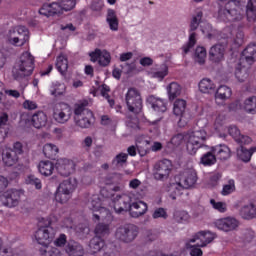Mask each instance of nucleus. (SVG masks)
Wrapping results in <instances>:
<instances>
[{
  "label": "nucleus",
  "instance_id": "obj_34",
  "mask_svg": "<svg viewBox=\"0 0 256 256\" xmlns=\"http://www.w3.org/2000/svg\"><path fill=\"white\" fill-rule=\"evenodd\" d=\"M246 19L248 23L256 22V0H248L246 5Z\"/></svg>",
  "mask_w": 256,
  "mask_h": 256
},
{
  "label": "nucleus",
  "instance_id": "obj_47",
  "mask_svg": "<svg viewBox=\"0 0 256 256\" xmlns=\"http://www.w3.org/2000/svg\"><path fill=\"white\" fill-rule=\"evenodd\" d=\"M104 256H121V248L111 243L106 246Z\"/></svg>",
  "mask_w": 256,
  "mask_h": 256
},
{
  "label": "nucleus",
  "instance_id": "obj_12",
  "mask_svg": "<svg viewBox=\"0 0 256 256\" xmlns=\"http://www.w3.org/2000/svg\"><path fill=\"white\" fill-rule=\"evenodd\" d=\"M112 202L116 213L127 212L131 209V197L128 195H116L112 198Z\"/></svg>",
  "mask_w": 256,
  "mask_h": 256
},
{
  "label": "nucleus",
  "instance_id": "obj_7",
  "mask_svg": "<svg viewBox=\"0 0 256 256\" xmlns=\"http://www.w3.org/2000/svg\"><path fill=\"white\" fill-rule=\"evenodd\" d=\"M75 183L73 180L67 179L59 184L55 193V200L58 203H67L71 199V194L75 191Z\"/></svg>",
  "mask_w": 256,
  "mask_h": 256
},
{
  "label": "nucleus",
  "instance_id": "obj_35",
  "mask_svg": "<svg viewBox=\"0 0 256 256\" xmlns=\"http://www.w3.org/2000/svg\"><path fill=\"white\" fill-rule=\"evenodd\" d=\"M106 21L111 31L119 30V19H117V13L113 9H108Z\"/></svg>",
  "mask_w": 256,
  "mask_h": 256
},
{
  "label": "nucleus",
  "instance_id": "obj_64",
  "mask_svg": "<svg viewBox=\"0 0 256 256\" xmlns=\"http://www.w3.org/2000/svg\"><path fill=\"white\" fill-rule=\"evenodd\" d=\"M65 84H58V87L51 92V95H55V97H60V95H65Z\"/></svg>",
  "mask_w": 256,
  "mask_h": 256
},
{
  "label": "nucleus",
  "instance_id": "obj_24",
  "mask_svg": "<svg viewBox=\"0 0 256 256\" xmlns=\"http://www.w3.org/2000/svg\"><path fill=\"white\" fill-rule=\"evenodd\" d=\"M65 251L69 256H83L85 255V249L79 242L70 241L66 245Z\"/></svg>",
  "mask_w": 256,
  "mask_h": 256
},
{
  "label": "nucleus",
  "instance_id": "obj_17",
  "mask_svg": "<svg viewBox=\"0 0 256 256\" xmlns=\"http://www.w3.org/2000/svg\"><path fill=\"white\" fill-rule=\"evenodd\" d=\"M195 183H197V172L193 169L184 171L180 178L179 185H181L183 189H191Z\"/></svg>",
  "mask_w": 256,
  "mask_h": 256
},
{
  "label": "nucleus",
  "instance_id": "obj_31",
  "mask_svg": "<svg viewBox=\"0 0 256 256\" xmlns=\"http://www.w3.org/2000/svg\"><path fill=\"white\" fill-rule=\"evenodd\" d=\"M253 153H256V146L251 147L250 149L241 146L239 149H237V157L244 163H249V161H251Z\"/></svg>",
  "mask_w": 256,
  "mask_h": 256
},
{
  "label": "nucleus",
  "instance_id": "obj_62",
  "mask_svg": "<svg viewBox=\"0 0 256 256\" xmlns=\"http://www.w3.org/2000/svg\"><path fill=\"white\" fill-rule=\"evenodd\" d=\"M221 177H223V174H221L219 172L213 174L210 177V185H211V187H217V185H219V181H221Z\"/></svg>",
  "mask_w": 256,
  "mask_h": 256
},
{
  "label": "nucleus",
  "instance_id": "obj_48",
  "mask_svg": "<svg viewBox=\"0 0 256 256\" xmlns=\"http://www.w3.org/2000/svg\"><path fill=\"white\" fill-rule=\"evenodd\" d=\"M183 186L178 183L176 184H172L169 188V195L170 198L173 199V201H175V199H177V197L181 196V191H182Z\"/></svg>",
  "mask_w": 256,
  "mask_h": 256
},
{
  "label": "nucleus",
  "instance_id": "obj_29",
  "mask_svg": "<svg viewBox=\"0 0 256 256\" xmlns=\"http://www.w3.org/2000/svg\"><path fill=\"white\" fill-rule=\"evenodd\" d=\"M147 203L143 201L134 202L131 204V208L128 210L130 211V215L132 217H141V215H145L147 213Z\"/></svg>",
  "mask_w": 256,
  "mask_h": 256
},
{
  "label": "nucleus",
  "instance_id": "obj_59",
  "mask_svg": "<svg viewBox=\"0 0 256 256\" xmlns=\"http://www.w3.org/2000/svg\"><path fill=\"white\" fill-rule=\"evenodd\" d=\"M24 109H27V111H35L39 106L37 105V102L32 100H25L23 102Z\"/></svg>",
  "mask_w": 256,
  "mask_h": 256
},
{
  "label": "nucleus",
  "instance_id": "obj_44",
  "mask_svg": "<svg viewBox=\"0 0 256 256\" xmlns=\"http://www.w3.org/2000/svg\"><path fill=\"white\" fill-rule=\"evenodd\" d=\"M244 109L247 113L255 115L256 113V96H251L244 101Z\"/></svg>",
  "mask_w": 256,
  "mask_h": 256
},
{
  "label": "nucleus",
  "instance_id": "obj_37",
  "mask_svg": "<svg viewBox=\"0 0 256 256\" xmlns=\"http://www.w3.org/2000/svg\"><path fill=\"white\" fill-rule=\"evenodd\" d=\"M150 75L153 77V79H159V81H163V79L169 75V67L167 64H162L159 68H156V70L150 72Z\"/></svg>",
  "mask_w": 256,
  "mask_h": 256
},
{
  "label": "nucleus",
  "instance_id": "obj_56",
  "mask_svg": "<svg viewBox=\"0 0 256 256\" xmlns=\"http://www.w3.org/2000/svg\"><path fill=\"white\" fill-rule=\"evenodd\" d=\"M88 103L87 102H83V103H79V104H75L74 106V114L76 115V117H81V115H83V113H85V107H87Z\"/></svg>",
  "mask_w": 256,
  "mask_h": 256
},
{
  "label": "nucleus",
  "instance_id": "obj_15",
  "mask_svg": "<svg viewBox=\"0 0 256 256\" xmlns=\"http://www.w3.org/2000/svg\"><path fill=\"white\" fill-rule=\"evenodd\" d=\"M63 7L61 6V3L58 2H52L50 4H44L39 9V14L43 15L44 17H55V15H63Z\"/></svg>",
  "mask_w": 256,
  "mask_h": 256
},
{
  "label": "nucleus",
  "instance_id": "obj_25",
  "mask_svg": "<svg viewBox=\"0 0 256 256\" xmlns=\"http://www.w3.org/2000/svg\"><path fill=\"white\" fill-rule=\"evenodd\" d=\"M250 67H251V65H249L247 63L242 64L241 60L238 63V65L236 66L234 75L240 83L245 82V80L249 77Z\"/></svg>",
  "mask_w": 256,
  "mask_h": 256
},
{
  "label": "nucleus",
  "instance_id": "obj_60",
  "mask_svg": "<svg viewBox=\"0 0 256 256\" xmlns=\"http://www.w3.org/2000/svg\"><path fill=\"white\" fill-rule=\"evenodd\" d=\"M252 141L253 140L251 139V137L245 136V135H241V134L236 139V143H239L241 145V147H243V145L251 144Z\"/></svg>",
  "mask_w": 256,
  "mask_h": 256
},
{
  "label": "nucleus",
  "instance_id": "obj_49",
  "mask_svg": "<svg viewBox=\"0 0 256 256\" xmlns=\"http://www.w3.org/2000/svg\"><path fill=\"white\" fill-rule=\"evenodd\" d=\"M128 157H129V154L120 153L115 156V158L112 161V165H114L115 167H123V165L127 163Z\"/></svg>",
  "mask_w": 256,
  "mask_h": 256
},
{
  "label": "nucleus",
  "instance_id": "obj_26",
  "mask_svg": "<svg viewBox=\"0 0 256 256\" xmlns=\"http://www.w3.org/2000/svg\"><path fill=\"white\" fill-rule=\"evenodd\" d=\"M199 91L201 93H206L208 95H215V91L217 86L215 85V83L213 82V80L209 79V78H203L199 84Z\"/></svg>",
  "mask_w": 256,
  "mask_h": 256
},
{
  "label": "nucleus",
  "instance_id": "obj_8",
  "mask_svg": "<svg viewBox=\"0 0 256 256\" xmlns=\"http://www.w3.org/2000/svg\"><path fill=\"white\" fill-rule=\"evenodd\" d=\"M173 164L169 159H163L154 164L153 175L156 181H163L169 178Z\"/></svg>",
  "mask_w": 256,
  "mask_h": 256
},
{
  "label": "nucleus",
  "instance_id": "obj_21",
  "mask_svg": "<svg viewBox=\"0 0 256 256\" xmlns=\"http://www.w3.org/2000/svg\"><path fill=\"white\" fill-rule=\"evenodd\" d=\"M212 153L216 155V159L227 161L231 159V149L225 144H219L212 147Z\"/></svg>",
  "mask_w": 256,
  "mask_h": 256
},
{
  "label": "nucleus",
  "instance_id": "obj_10",
  "mask_svg": "<svg viewBox=\"0 0 256 256\" xmlns=\"http://www.w3.org/2000/svg\"><path fill=\"white\" fill-rule=\"evenodd\" d=\"M57 231L51 226H42L35 233V239L39 245L47 247L53 239Z\"/></svg>",
  "mask_w": 256,
  "mask_h": 256
},
{
  "label": "nucleus",
  "instance_id": "obj_33",
  "mask_svg": "<svg viewBox=\"0 0 256 256\" xmlns=\"http://www.w3.org/2000/svg\"><path fill=\"white\" fill-rule=\"evenodd\" d=\"M43 153L47 159H52L55 161L57 155L59 154V147L55 144L47 143L43 146Z\"/></svg>",
  "mask_w": 256,
  "mask_h": 256
},
{
  "label": "nucleus",
  "instance_id": "obj_30",
  "mask_svg": "<svg viewBox=\"0 0 256 256\" xmlns=\"http://www.w3.org/2000/svg\"><path fill=\"white\" fill-rule=\"evenodd\" d=\"M31 122L35 129H41V127L47 125V114L43 111H38L32 115Z\"/></svg>",
  "mask_w": 256,
  "mask_h": 256
},
{
  "label": "nucleus",
  "instance_id": "obj_3",
  "mask_svg": "<svg viewBox=\"0 0 256 256\" xmlns=\"http://www.w3.org/2000/svg\"><path fill=\"white\" fill-rule=\"evenodd\" d=\"M139 235V227L135 224H124L116 229L115 237L121 243H133Z\"/></svg>",
  "mask_w": 256,
  "mask_h": 256
},
{
  "label": "nucleus",
  "instance_id": "obj_54",
  "mask_svg": "<svg viewBox=\"0 0 256 256\" xmlns=\"http://www.w3.org/2000/svg\"><path fill=\"white\" fill-rule=\"evenodd\" d=\"M199 242L196 245L187 244V249H190L191 256H203V250H201Z\"/></svg>",
  "mask_w": 256,
  "mask_h": 256
},
{
  "label": "nucleus",
  "instance_id": "obj_14",
  "mask_svg": "<svg viewBox=\"0 0 256 256\" xmlns=\"http://www.w3.org/2000/svg\"><path fill=\"white\" fill-rule=\"evenodd\" d=\"M173 113L179 118V123H187L190 119L189 114H187V101L183 99H178L174 102Z\"/></svg>",
  "mask_w": 256,
  "mask_h": 256
},
{
  "label": "nucleus",
  "instance_id": "obj_20",
  "mask_svg": "<svg viewBox=\"0 0 256 256\" xmlns=\"http://www.w3.org/2000/svg\"><path fill=\"white\" fill-rule=\"evenodd\" d=\"M73 169V162L67 158H60L56 162V170L62 177H69Z\"/></svg>",
  "mask_w": 256,
  "mask_h": 256
},
{
  "label": "nucleus",
  "instance_id": "obj_32",
  "mask_svg": "<svg viewBox=\"0 0 256 256\" xmlns=\"http://www.w3.org/2000/svg\"><path fill=\"white\" fill-rule=\"evenodd\" d=\"M18 160L19 156L13 153V149L8 148L3 151L2 161L4 164H6L7 167H13V165H15V163H17Z\"/></svg>",
  "mask_w": 256,
  "mask_h": 256
},
{
  "label": "nucleus",
  "instance_id": "obj_38",
  "mask_svg": "<svg viewBox=\"0 0 256 256\" xmlns=\"http://www.w3.org/2000/svg\"><path fill=\"white\" fill-rule=\"evenodd\" d=\"M55 167L53 166V163L51 161H42L38 165V171L41 173V175H44V177H49V175H53Z\"/></svg>",
  "mask_w": 256,
  "mask_h": 256
},
{
  "label": "nucleus",
  "instance_id": "obj_6",
  "mask_svg": "<svg viewBox=\"0 0 256 256\" xmlns=\"http://www.w3.org/2000/svg\"><path fill=\"white\" fill-rule=\"evenodd\" d=\"M8 41L15 47H23L29 41V29L25 26H18L9 30Z\"/></svg>",
  "mask_w": 256,
  "mask_h": 256
},
{
  "label": "nucleus",
  "instance_id": "obj_4",
  "mask_svg": "<svg viewBox=\"0 0 256 256\" xmlns=\"http://www.w3.org/2000/svg\"><path fill=\"white\" fill-rule=\"evenodd\" d=\"M186 149L190 155H195L197 150L203 145V141L207 139V132L205 130H195L188 133L186 136Z\"/></svg>",
  "mask_w": 256,
  "mask_h": 256
},
{
  "label": "nucleus",
  "instance_id": "obj_50",
  "mask_svg": "<svg viewBox=\"0 0 256 256\" xmlns=\"http://www.w3.org/2000/svg\"><path fill=\"white\" fill-rule=\"evenodd\" d=\"M98 63L101 67H107L111 63V54L107 50H103Z\"/></svg>",
  "mask_w": 256,
  "mask_h": 256
},
{
  "label": "nucleus",
  "instance_id": "obj_1",
  "mask_svg": "<svg viewBox=\"0 0 256 256\" xmlns=\"http://www.w3.org/2000/svg\"><path fill=\"white\" fill-rule=\"evenodd\" d=\"M35 69V58L29 52H24L19 61L13 67L12 75L16 81L33 75Z\"/></svg>",
  "mask_w": 256,
  "mask_h": 256
},
{
  "label": "nucleus",
  "instance_id": "obj_61",
  "mask_svg": "<svg viewBox=\"0 0 256 256\" xmlns=\"http://www.w3.org/2000/svg\"><path fill=\"white\" fill-rule=\"evenodd\" d=\"M26 181L30 185H35L36 189H41V180L35 177V175L28 176V179Z\"/></svg>",
  "mask_w": 256,
  "mask_h": 256
},
{
  "label": "nucleus",
  "instance_id": "obj_13",
  "mask_svg": "<svg viewBox=\"0 0 256 256\" xmlns=\"http://www.w3.org/2000/svg\"><path fill=\"white\" fill-rule=\"evenodd\" d=\"M214 225L220 231L229 233V231H235L239 227V220L233 217H226L216 220Z\"/></svg>",
  "mask_w": 256,
  "mask_h": 256
},
{
  "label": "nucleus",
  "instance_id": "obj_11",
  "mask_svg": "<svg viewBox=\"0 0 256 256\" xmlns=\"http://www.w3.org/2000/svg\"><path fill=\"white\" fill-rule=\"evenodd\" d=\"M21 195L23 192L20 190H7L1 197V201L5 207H17L19 201H21Z\"/></svg>",
  "mask_w": 256,
  "mask_h": 256
},
{
  "label": "nucleus",
  "instance_id": "obj_46",
  "mask_svg": "<svg viewBox=\"0 0 256 256\" xmlns=\"http://www.w3.org/2000/svg\"><path fill=\"white\" fill-rule=\"evenodd\" d=\"M94 233L96 237H99L100 239L101 237H105L106 235H109V225L104 223H100L96 225Z\"/></svg>",
  "mask_w": 256,
  "mask_h": 256
},
{
  "label": "nucleus",
  "instance_id": "obj_58",
  "mask_svg": "<svg viewBox=\"0 0 256 256\" xmlns=\"http://www.w3.org/2000/svg\"><path fill=\"white\" fill-rule=\"evenodd\" d=\"M184 139H186L185 135L178 133L171 138V143L174 145V147H179V145L183 143Z\"/></svg>",
  "mask_w": 256,
  "mask_h": 256
},
{
  "label": "nucleus",
  "instance_id": "obj_51",
  "mask_svg": "<svg viewBox=\"0 0 256 256\" xmlns=\"http://www.w3.org/2000/svg\"><path fill=\"white\" fill-rule=\"evenodd\" d=\"M64 11H73L75 5H77V0H58Z\"/></svg>",
  "mask_w": 256,
  "mask_h": 256
},
{
  "label": "nucleus",
  "instance_id": "obj_63",
  "mask_svg": "<svg viewBox=\"0 0 256 256\" xmlns=\"http://www.w3.org/2000/svg\"><path fill=\"white\" fill-rule=\"evenodd\" d=\"M102 53L103 51H101V49L96 48L95 51L89 53L90 60L93 63H96V61H99V59L101 58Z\"/></svg>",
  "mask_w": 256,
  "mask_h": 256
},
{
  "label": "nucleus",
  "instance_id": "obj_55",
  "mask_svg": "<svg viewBox=\"0 0 256 256\" xmlns=\"http://www.w3.org/2000/svg\"><path fill=\"white\" fill-rule=\"evenodd\" d=\"M210 203L212 207L220 213H225V211H227V204H225V202H216L215 199H211Z\"/></svg>",
  "mask_w": 256,
  "mask_h": 256
},
{
  "label": "nucleus",
  "instance_id": "obj_18",
  "mask_svg": "<svg viewBox=\"0 0 256 256\" xmlns=\"http://www.w3.org/2000/svg\"><path fill=\"white\" fill-rule=\"evenodd\" d=\"M215 237H216L215 233L211 231H200L192 239H190V243H195V241H200L198 242V247H207L209 243H212Z\"/></svg>",
  "mask_w": 256,
  "mask_h": 256
},
{
  "label": "nucleus",
  "instance_id": "obj_9",
  "mask_svg": "<svg viewBox=\"0 0 256 256\" xmlns=\"http://www.w3.org/2000/svg\"><path fill=\"white\" fill-rule=\"evenodd\" d=\"M218 19L224 23H238L239 21H243V14L237 8H230L228 4L225 8L219 9Z\"/></svg>",
  "mask_w": 256,
  "mask_h": 256
},
{
  "label": "nucleus",
  "instance_id": "obj_19",
  "mask_svg": "<svg viewBox=\"0 0 256 256\" xmlns=\"http://www.w3.org/2000/svg\"><path fill=\"white\" fill-rule=\"evenodd\" d=\"M242 64L253 65L256 62V44H249L242 52L240 57Z\"/></svg>",
  "mask_w": 256,
  "mask_h": 256
},
{
  "label": "nucleus",
  "instance_id": "obj_57",
  "mask_svg": "<svg viewBox=\"0 0 256 256\" xmlns=\"http://www.w3.org/2000/svg\"><path fill=\"white\" fill-rule=\"evenodd\" d=\"M153 219H167V217H169V215H167V211L165 210V208H157L154 213L152 214Z\"/></svg>",
  "mask_w": 256,
  "mask_h": 256
},
{
  "label": "nucleus",
  "instance_id": "obj_23",
  "mask_svg": "<svg viewBox=\"0 0 256 256\" xmlns=\"http://www.w3.org/2000/svg\"><path fill=\"white\" fill-rule=\"evenodd\" d=\"M214 94L216 103H218V105H221V103L227 101V99H231V95H233V92L228 86L222 85L217 90H215Z\"/></svg>",
  "mask_w": 256,
  "mask_h": 256
},
{
  "label": "nucleus",
  "instance_id": "obj_36",
  "mask_svg": "<svg viewBox=\"0 0 256 256\" xmlns=\"http://www.w3.org/2000/svg\"><path fill=\"white\" fill-rule=\"evenodd\" d=\"M167 91L170 101H175V99H177V97L181 95L182 88L181 85H179V83L172 82L168 85Z\"/></svg>",
  "mask_w": 256,
  "mask_h": 256
},
{
  "label": "nucleus",
  "instance_id": "obj_53",
  "mask_svg": "<svg viewBox=\"0 0 256 256\" xmlns=\"http://www.w3.org/2000/svg\"><path fill=\"white\" fill-rule=\"evenodd\" d=\"M235 191V180L230 179L228 181V184L223 186L222 189V195L227 196V195H231V193H234Z\"/></svg>",
  "mask_w": 256,
  "mask_h": 256
},
{
  "label": "nucleus",
  "instance_id": "obj_16",
  "mask_svg": "<svg viewBox=\"0 0 256 256\" xmlns=\"http://www.w3.org/2000/svg\"><path fill=\"white\" fill-rule=\"evenodd\" d=\"M227 47V42L218 43L213 45L209 50V59L214 63H219L225 58V48Z\"/></svg>",
  "mask_w": 256,
  "mask_h": 256
},
{
  "label": "nucleus",
  "instance_id": "obj_43",
  "mask_svg": "<svg viewBox=\"0 0 256 256\" xmlns=\"http://www.w3.org/2000/svg\"><path fill=\"white\" fill-rule=\"evenodd\" d=\"M89 246L93 253H99L105 247V240L96 236L90 240Z\"/></svg>",
  "mask_w": 256,
  "mask_h": 256
},
{
  "label": "nucleus",
  "instance_id": "obj_40",
  "mask_svg": "<svg viewBox=\"0 0 256 256\" xmlns=\"http://www.w3.org/2000/svg\"><path fill=\"white\" fill-rule=\"evenodd\" d=\"M56 69H58L59 73L65 77L67 73V69H69V61L67 60V57L60 55L57 57L56 60Z\"/></svg>",
  "mask_w": 256,
  "mask_h": 256
},
{
  "label": "nucleus",
  "instance_id": "obj_5",
  "mask_svg": "<svg viewBox=\"0 0 256 256\" xmlns=\"http://www.w3.org/2000/svg\"><path fill=\"white\" fill-rule=\"evenodd\" d=\"M126 105L128 111L134 115H139L143 109V99L141 98V93L136 88L128 89L126 93Z\"/></svg>",
  "mask_w": 256,
  "mask_h": 256
},
{
  "label": "nucleus",
  "instance_id": "obj_22",
  "mask_svg": "<svg viewBox=\"0 0 256 256\" xmlns=\"http://www.w3.org/2000/svg\"><path fill=\"white\" fill-rule=\"evenodd\" d=\"M71 115H73V111L69 105H65L61 110H57L54 112L53 117L57 123H67L69 119H71Z\"/></svg>",
  "mask_w": 256,
  "mask_h": 256
},
{
  "label": "nucleus",
  "instance_id": "obj_27",
  "mask_svg": "<svg viewBox=\"0 0 256 256\" xmlns=\"http://www.w3.org/2000/svg\"><path fill=\"white\" fill-rule=\"evenodd\" d=\"M147 103L151 105L152 109L157 113H165L167 111V103L161 98H155V96H149Z\"/></svg>",
  "mask_w": 256,
  "mask_h": 256
},
{
  "label": "nucleus",
  "instance_id": "obj_2",
  "mask_svg": "<svg viewBox=\"0 0 256 256\" xmlns=\"http://www.w3.org/2000/svg\"><path fill=\"white\" fill-rule=\"evenodd\" d=\"M201 21H203V11L196 10V14L192 17V20L190 22V29H189V40L188 42L182 47L184 55H187L193 47H195V44L197 43V29H199V25H201Z\"/></svg>",
  "mask_w": 256,
  "mask_h": 256
},
{
  "label": "nucleus",
  "instance_id": "obj_52",
  "mask_svg": "<svg viewBox=\"0 0 256 256\" xmlns=\"http://www.w3.org/2000/svg\"><path fill=\"white\" fill-rule=\"evenodd\" d=\"M174 221H176V223H185L189 221V213H187V211H176L174 213Z\"/></svg>",
  "mask_w": 256,
  "mask_h": 256
},
{
  "label": "nucleus",
  "instance_id": "obj_42",
  "mask_svg": "<svg viewBox=\"0 0 256 256\" xmlns=\"http://www.w3.org/2000/svg\"><path fill=\"white\" fill-rule=\"evenodd\" d=\"M205 59H207V50L205 47L198 46L195 50V63H198L199 65H205Z\"/></svg>",
  "mask_w": 256,
  "mask_h": 256
},
{
  "label": "nucleus",
  "instance_id": "obj_41",
  "mask_svg": "<svg viewBox=\"0 0 256 256\" xmlns=\"http://www.w3.org/2000/svg\"><path fill=\"white\" fill-rule=\"evenodd\" d=\"M200 162L205 167H211V165H215L217 163V156L215 155V153H213L212 150H210V152L202 155Z\"/></svg>",
  "mask_w": 256,
  "mask_h": 256
},
{
  "label": "nucleus",
  "instance_id": "obj_39",
  "mask_svg": "<svg viewBox=\"0 0 256 256\" xmlns=\"http://www.w3.org/2000/svg\"><path fill=\"white\" fill-rule=\"evenodd\" d=\"M240 215L243 219H254L256 217V206L248 204L240 209Z\"/></svg>",
  "mask_w": 256,
  "mask_h": 256
},
{
  "label": "nucleus",
  "instance_id": "obj_45",
  "mask_svg": "<svg viewBox=\"0 0 256 256\" xmlns=\"http://www.w3.org/2000/svg\"><path fill=\"white\" fill-rule=\"evenodd\" d=\"M41 256H62L61 250L55 247L46 246L40 249Z\"/></svg>",
  "mask_w": 256,
  "mask_h": 256
},
{
  "label": "nucleus",
  "instance_id": "obj_28",
  "mask_svg": "<svg viewBox=\"0 0 256 256\" xmlns=\"http://www.w3.org/2000/svg\"><path fill=\"white\" fill-rule=\"evenodd\" d=\"M75 122L81 129H89L93 125V112L86 110V116L75 117Z\"/></svg>",
  "mask_w": 256,
  "mask_h": 256
}]
</instances>
